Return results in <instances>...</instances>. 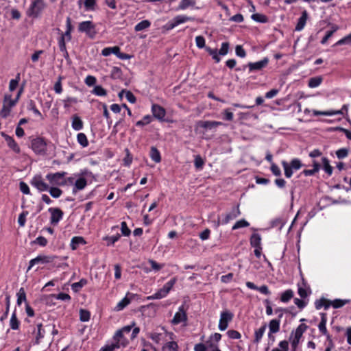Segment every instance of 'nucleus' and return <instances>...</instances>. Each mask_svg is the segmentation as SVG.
<instances>
[{
  "label": "nucleus",
  "instance_id": "obj_34",
  "mask_svg": "<svg viewBox=\"0 0 351 351\" xmlns=\"http://www.w3.org/2000/svg\"><path fill=\"white\" fill-rule=\"evenodd\" d=\"M322 82V77L320 76L314 77L309 79L308 86L310 88H316L319 86Z\"/></svg>",
  "mask_w": 351,
  "mask_h": 351
},
{
  "label": "nucleus",
  "instance_id": "obj_29",
  "mask_svg": "<svg viewBox=\"0 0 351 351\" xmlns=\"http://www.w3.org/2000/svg\"><path fill=\"white\" fill-rule=\"evenodd\" d=\"M266 324H263L258 330H256L254 332V342L256 344L261 341L266 330Z\"/></svg>",
  "mask_w": 351,
  "mask_h": 351
},
{
  "label": "nucleus",
  "instance_id": "obj_40",
  "mask_svg": "<svg viewBox=\"0 0 351 351\" xmlns=\"http://www.w3.org/2000/svg\"><path fill=\"white\" fill-rule=\"evenodd\" d=\"M20 322L16 317V311H14L10 320V326L12 330H17L19 328Z\"/></svg>",
  "mask_w": 351,
  "mask_h": 351
},
{
  "label": "nucleus",
  "instance_id": "obj_12",
  "mask_svg": "<svg viewBox=\"0 0 351 351\" xmlns=\"http://www.w3.org/2000/svg\"><path fill=\"white\" fill-rule=\"evenodd\" d=\"M48 211L51 214L50 223L52 225H56L62 219L63 212L58 208H49Z\"/></svg>",
  "mask_w": 351,
  "mask_h": 351
},
{
  "label": "nucleus",
  "instance_id": "obj_58",
  "mask_svg": "<svg viewBox=\"0 0 351 351\" xmlns=\"http://www.w3.org/2000/svg\"><path fill=\"white\" fill-rule=\"evenodd\" d=\"M176 280H177L176 278H171L169 281L165 284L162 289L168 294L173 285L176 284Z\"/></svg>",
  "mask_w": 351,
  "mask_h": 351
},
{
  "label": "nucleus",
  "instance_id": "obj_44",
  "mask_svg": "<svg viewBox=\"0 0 351 351\" xmlns=\"http://www.w3.org/2000/svg\"><path fill=\"white\" fill-rule=\"evenodd\" d=\"M168 294L161 288L153 295L147 298L148 300H158L166 297Z\"/></svg>",
  "mask_w": 351,
  "mask_h": 351
},
{
  "label": "nucleus",
  "instance_id": "obj_6",
  "mask_svg": "<svg viewBox=\"0 0 351 351\" xmlns=\"http://www.w3.org/2000/svg\"><path fill=\"white\" fill-rule=\"evenodd\" d=\"M308 326L304 324H300L296 330L292 332L290 337L291 343L293 348H295L302 337L303 333L307 330Z\"/></svg>",
  "mask_w": 351,
  "mask_h": 351
},
{
  "label": "nucleus",
  "instance_id": "obj_63",
  "mask_svg": "<svg viewBox=\"0 0 351 351\" xmlns=\"http://www.w3.org/2000/svg\"><path fill=\"white\" fill-rule=\"evenodd\" d=\"M227 335L230 339H239L241 337V333L235 330H228Z\"/></svg>",
  "mask_w": 351,
  "mask_h": 351
},
{
  "label": "nucleus",
  "instance_id": "obj_3",
  "mask_svg": "<svg viewBox=\"0 0 351 351\" xmlns=\"http://www.w3.org/2000/svg\"><path fill=\"white\" fill-rule=\"evenodd\" d=\"M48 143L42 137H36L31 141V148L36 155L47 154Z\"/></svg>",
  "mask_w": 351,
  "mask_h": 351
},
{
  "label": "nucleus",
  "instance_id": "obj_11",
  "mask_svg": "<svg viewBox=\"0 0 351 351\" xmlns=\"http://www.w3.org/2000/svg\"><path fill=\"white\" fill-rule=\"evenodd\" d=\"M269 58L267 57L264 58L260 61L256 62H249L247 64V67L249 69V72L253 71H258L262 70L263 68L267 66L269 63Z\"/></svg>",
  "mask_w": 351,
  "mask_h": 351
},
{
  "label": "nucleus",
  "instance_id": "obj_2",
  "mask_svg": "<svg viewBox=\"0 0 351 351\" xmlns=\"http://www.w3.org/2000/svg\"><path fill=\"white\" fill-rule=\"evenodd\" d=\"M45 7L46 3L44 0H33L27 10V15L29 17L36 19L40 16Z\"/></svg>",
  "mask_w": 351,
  "mask_h": 351
},
{
  "label": "nucleus",
  "instance_id": "obj_14",
  "mask_svg": "<svg viewBox=\"0 0 351 351\" xmlns=\"http://www.w3.org/2000/svg\"><path fill=\"white\" fill-rule=\"evenodd\" d=\"M187 321V315L184 309V306H181L179 307V310L176 312L171 320V323L173 325H178L182 322H186Z\"/></svg>",
  "mask_w": 351,
  "mask_h": 351
},
{
  "label": "nucleus",
  "instance_id": "obj_26",
  "mask_svg": "<svg viewBox=\"0 0 351 351\" xmlns=\"http://www.w3.org/2000/svg\"><path fill=\"white\" fill-rule=\"evenodd\" d=\"M179 351V346L176 341H171L167 343H166L162 347V351Z\"/></svg>",
  "mask_w": 351,
  "mask_h": 351
},
{
  "label": "nucleus",
  "instance_id": "obj_4",
  "mask_svg": "<svg viewBox=\"0 0 351 351\" xmlns=\"http://www.w3.org/2000/svg\"><path fill=\"white\" fill-rule=\"evenodd\" d=\"M17 102V99H12L11 95L5 94L3 98V107L0 111V116L3 118H6L9 116L11 109Z\"/></svg>",
  "mask_w": 351,
  "mask_h": 351
},
{
  "label": "nucleus",
  "instance_id": "obj_1",
  "mask_svg": "<svg viewBox=\"0 0 351 351\" xmlns=\"http://www.w3.org/2000/svg\"><path fill=\"white\" fill-rule=\"evenodd\" d=\"M77 30L80 33H85L88 38L94 39L97 34L96 25L91 21H85L78 24Z\"/></svg>",
  "mask_w": 351,
  "mask_h": 351
},
{
  "label": "nucleus",
  "instance_id": "obj_46",
  "mask_svg": "<svg viewBox=\"0 0 351 351\" xmlns=\"http://www.w3.org/2000/svg\"><path fill=\"white\" fill-rule=\"evenodd\" d=\"M121 235L119 234H117L113 236H107L104 238L105 241H107V245L111 246L113 245L117 241L119 240Z\"/></svg>",
  "mask_w": 351,
  "mask_h": 351
},
{
  "label": "nucleus",
  "instance_id": "obj_50",
  "mask_svg": "<svg viewBox=\"0 0 351 351\" xmlns=\"http://www.w3.org/2000/svg\"><path fill=\"white\" fill-rule=\"evenodd\" d=\"M91 92L97 96H106L107 95V91L99 85L95 86Z\"/></svg>",
  "mask_w": 351,
  "mask_h": 351
},
{
  "label": "nucleus",
  "instance_id": "obj_39",
  "mask_svg": "<svg viewBox=\"0 0 351 351\" xmlns=\"http://www.w3.org/2000/svg\"><path fill=\"white\" fill-rule=\"evenodd\" d=\"M77 141L82 147H86L88 145V141L84 133L77 134Z\"/></svg>",
  "mask_w": 351,
  "mask_h": 351
},
{
  "label": "nucleus",
  "instance_id": "obj_45",
  "mask_svg": "<svg viewBox=\"0 0 351 351\" xmlns=\"http://www.w3.org/2000/svg\"><path fill=\"white\" fill-rule=\"evenodd\" d=\"M282 165L285 171V176L286 178H289L292 176L293 173V169L290 167L289 163L286 161L282 162Z\"/></svg>",
  "mask_w": 351,
  "mask_h": 351
},
{
  "label": "nucleus",
  "instance_id": "obj_47",
  "mask_svg": "<svg viewBox=\"0 0 351 351\" xmlns=\"http://www.w3.org/2000/svg\"><path fill=\"white\" fill-rule=\"evenodd\" d=\"M313 115L318 116V115H325V116H332L336 114H342L341 111H335V110H330V111H318L314 110L313 111Z\"/></svg>",
  "mask_w": 351,
  "mask_h": 351
},
{
  "label": "nucleus",
  "instance_id": "obj_32",
  "mask_svg": "<svg viewBox=\"0 0 351 351\" xmlns=\"http://www.w3.org/2000/svg\"><path fill=\"white\" fill-rule=\"evenodd\" d=\"M251 19L258 23H266L268 22V17L263 14L255 13L251 16Z\"/></svg>",
  "mask_w": 351,
  "mask_h": 351
},
{
  "label": "nucleus",
  "instance_id": "obj_16",
  "mask_svg": "<svg viewBox=\"0 0 351 351\" xmlns=\"http://www.w3.org/2000/svg\"><path fill=\"white\" fill-rule=\"evenodd\" d=\"M152 112L153 116L160 121H163L165 120V117L166 115L165 109L158 104H153L152 106Z\"/></svg>",
  "mask_w": 351,
  "mask_h": 351
},
{
  "label": "nucleus",
  "instance_id": "obj_22",
  "mask_svg": "<svg viewBox=\"0 0 351 351\" xmlns=\"http://www.w3.org/2000/svg\"><path fill=\"white\" fill-rule=\"evenodd\" d=\"M86 242L82 237H74L71 239L70 247L75 250L80 245H84Z\"/></svg>",
  "mask_w": 351,
  "mask_h": 351
},
{
  "label": "nucleus",
  "instance_id": "obj_8",
  "mask_svg": "<svg viewBox=\"0 0 351 351\" xmlns=\"http://www.w3.org/2000/svg\"><path fill=\"white\" fill-rule=\"evenodd\" d=\"M56 258V256H47L44 254H39L36 258L29 261L27 271L30 270L36 264L51 263L53 262Z\"/></svg>",
  "mask_w": 351,
  "mask_h": 351
},
{
  "label": "nucleus",
  "instance_id": "obj_20",
  "mask_svg": "<svg viewBox=\"0 0 351 351\" xmlns=\"http://www.w3.org/2000/svg\"><path fill=\"white\" fill-rule=\"evenodd\" d=\"M84 126V123L81 118L77 116V114H75L72 117V123H71V127L75 131H80L82 130Z\"/></svg>",
  "mask_w": 351,
  "mask_h": 351
},
{
  "label": "nucleus",
  "instance_id": "obj_61",
  "mask_svg": "<svg viewBox=\"0 0 351 351\" xmlns=\"http://www.w3.org/2000/svg\"><path fill=\"white\" fill-rule=\"evenodd\" d=\"M152 120V118L150 115H145L143 117L142 120H139L136 123V126H144L147 124H149Z\"/></svg>",
  "mask_w": 351,
  "mask_h": 351
},
{
  "label": "nucleus",
  "instance_id": "obj_35",
  "mask_svg": "<svg viewBox=\"0 0 351 351\" xmlns=\"http://www.w3.org/2000/svg\"><path fill=\"white\" fill-rule=\"evenodd\" d=\"M150 25H151V23L149 21L143 20L135 25L134 30L136 32H140V31L144 30V29L149 27Z\"/></svg>",
  "mask_w": 351,
  "mask_h": 351
},
{
  "label": "nucleus",
  "instance_id": "obj_13",
  "mask_svg": "<svg viewBox=\"0 0 351 351\" xmlns=\"http://www.w3.org/2000/svg\"><path fill=\"white\" fill-rule=\"evenodd\" d=\"M223 123L216 121H199L197 123V128H202L206 130H214L219 125H222Z\"/></svg>",
  "mask_w": 351,
  "mask_h": 351
},
{
  "label": "nucleus",
  "instance_id": "obj_28",
  "mask_svg": "<svg viewBox=\"0 0 351 351\" xmlns=\"http://www.w3.org/2000/svg\"><path fill=\"white\" fill-rule=\"evenodd\" d=\"M322 161L323 169L328 176H330L332 174L333 167L330 165L329 160L326 157H323Z\"/></svg>",
  "mask_w": 351,
  "mask_h": 351
},
{
  "label": "nucleus",
  "instance_id": "obj_49",
  "mask_svg": "<svg viewBox=\"0 0 351 351\" xmlns=\"http://www.w3.org/2000/svg\"><path fill=\"white\" fill-rule=\"evenodd\" d=\"M20 79H21L20 73H17V75H16V77L14 79H12L10 81V84H9L10 91L12 92L16 88V87L19 85Z\"/></svg>",
  "mask_w": 351,
  "mask_h": 351
},
{
  "label": "nucleus",
  "instance_id": "obj_55",
  "mask_svg": "<svg viewBox=\"0 0 351 351\" xmlns=\"http://www.w3.org/2000/svg\"><path fill=\"white\" fill-rule=\"evenodd\" d=\"M351 45V33L343 38L338 40L334 46H339V45Z\"/></svg>",
  "mask_w": 351,
  "mask_h": 351
},
{
  "label": "nucleus",
  "instance_id": "obj_23",
  "mask_svg": "<svg viewBox=\"0 0 351 351\" xmlns=\"http://www.w3.org/2000/svg\"><path fill=\"white\" fill-rule=\"evenodd\" d=\"M221 335L217 332L211 335L206 342L207 346L210 348L211 345L218 346V342L221 340Z\"/></svg>",
  "mask_w": 351,
  "mask_h": 351
},
{
  "label": "nucleus",
  "instance_id": "obj_5",
  "mask_svg": "<svg viewBox=\"0 0 351 351\" xmlns=\"http://www.w3.org/2000/svg\"><path fill=\"white\" fill-rule=\"evenodd\" d=\"M241 214V211L239 209V206L237 205V206L233 207L232 209L230 212L227 213L224 215L223 218L221 219V217H219L217 219V226H219L221 224V225L227 224L230 221H232V220L235 219L237 217H238L239 216H240Z\"/></svg>",
  "mask_w": 351,
  "mask_h": 351
},
{
  "label": "nucleus",
  "instance_id": "obj_17",
  "mask_svg": "<svg viewBox=\"0 0 351 351\" xmlns=\"http://www.w3.org/2000/svg\"><path fill=\"white\" fill-rule=\"evenodd\" d=\"M87 185V180L86 178L83 177L78 178L75 181V184L73 186L72 193L73 194H75L78 191L83 190Z\"/></svg>",
  "mask_w": 351,
  "mask_h": 351
},
{
  "label": "nucleus",
  "instance_id": "obj_9",
  "mask_svg": "<svg viewBox=\"0 0 351 351\" xmlns=\"http://www.w3.org/2000/svg\"><path fill=\"white\" fill-rule=\"evenodd\" d=\"M234 314L229 311L221 312L218 328L221 331H224L228 326V323L233 319Z\"/></svg>",
  "mask_w": 351,
  "mask_h": 351
},
{
  "label": "nucleus",
  "instance_id": "obj_53",
  "mask_svg": "<svg viewBox=\"0 0 351 351\" xmlns=\"http://www.w3.org/2000/svg\"><path fill=\"white\" fill-rule=\"evenodd\" d=\"M90 313L86 309L81 308L80 310V319L81 322H85L90 319Z\"/></svg>",
  "mask_w": 351,
  "mask_h": 351
},
{
  "label": "nucleus",
  "instance_id": "obj_57",
  "mask_svg": "<svg viewBox=\"0 0 351 351\" xmlns=\"http://www.w3.org/2000/svg\"><path fill=\"white\" fill-rule=\"evenodd\" d=\"M97 0H85L84 1V7L86 11H93L95 9Z\"/></svg>",
  "mask_w": 351,
  "mask_h": 351
},
{
  "label": "nucleus",
  "instance_id": "obj_33",
  "mask_svg": "<svg viewBox=\"0 0 351 351\" xmlns=\"http://www.w3.org/2000/svg\"><path fill=\"white\" fill-rule=\"evenodd\" d=\"M339 29V27L337 25H332V29L326 32V35L321 40V44L324 45L327 43L328 40L333 35V34Z\"/></svg>",
  "mask_w": 351,
  "mask_h": 351
},
{
  "label": "nucleus",
  "instance_id": "obj_37",
  "mask_svg": "<svg viewBox=\"0 0 351 351\" xmlns=\"http://www.w3.org/2000/svg\"><path fill=\"white\" fill-rule=\"evenodd\" d=\"M122 71L121 68L118 66H113L110 72V77L114 80H118L122 78Z\"/></svg>",
  "mask_w": 351,
  "mask_h": 351
},
{
  "label": "nucleus",
  "instance_id": "obj_62",
  "mask_svg": "<svg viewBox=\"0 0 351 351\" xmlns=\"http://www.w3.org/2000/svg\"><path fill=\"white\" fill-rule=\"evenodd\" d=\"M278 346L280 347V349L276 348H274L271 351H288L289 350V343L286 340L281 341L279 343Z\"/></svg>",
  "mask_w": 351,
  "mask_h": 351
},
{
  "label": "nucleus",
  "instance_id": "obj_15",
  "mask_svg": "<svg viewBox=\"0 0 351 351\" xmlns=\"http://www.w3.org/2000/svg\"><path fill=\"white\" fill-rule=\"evenodd\" d=\"M31 184L39 191H47L49 189V185L44 182L41 176H34L31 181Z\"/></svg>",
  "mask_w": 351,
  "mask_h": 351
},
{
  "label": "nucleus",
  "instance_id": "obj_10",
  "mask_svg": "<svg viewBox=\"0 0 351 351\" xmlns=\"http://www.w3.org/2000/svg\"><path fill=\"white\" fill-rule=\"evenodd\" d=\"M285 309L278 307L276 308L275 313L280 312V314L278 316L277 319H271L269 323V329L270 333H276L280 330V320L283 316Z\"/></svg>",
  "mask_w": 351,
  "mask_h": 351
},
{
  "label": "nucleus",
  "instance_id": "obj_48",
  "mask_svg": "<svg viewBox=\"0 0 351 351\" xmlns=\"http://www.w3.org/2000/svg\"><path fill=\"white\" fill-rule=\"evenodd\" d=\"M16 303L19 306H20L23 302H26V293L23 287L19 289V292L16 294Z\"/></svg>",
  "mask_w": 351,
  "mask_h": 351
},
{
  "label": "nucleus",
  "instance_id": "obj_31",
  "mask_svg": "<svg viewBox=\"0 0 351 351\" xmlns=\"http://www.w3.org/2000/svg\"><path fill=\"white\" fill-rule=\"evenodd\" d=\"M293 291L291 289H287L282 292L280 295V301L284 303L288 302L293 297Z\"/></svg>",
  "mask_w": 351,
  "mask_h": 351
},
{
  "label": "nucleus",
  "instance_id": "obj_51",
  "mask_svg": "<svg viewBox=\"0 0 351 351\" xmlns=\"http://www.w3.org/2000/svg\"><path fill=\"white\" fill-rule=\"evenodd\" d=\"M249 226L250 223L247 221L245 219H243L237 221L232 227V230H234L239 228L248 227Z\"/></svg>",
  "mask_w": 351,
  "mask_h": 351
},
{
  "label": "nucleus",
  "instance_id": "obj_43",
  "mask_svg": "<svg viewBox=\"0 0 351 351\" xmlns=\"http://www.w3.org/2000/svg\"><path fill=\"white\" fill-rule=\"evenodd\" d=\"M195 5V0H182L178 5V8L180 10H184L190 6H194Z\"/></svg>",
  "mask_w": 351,
  "mask_h": 351
},
{
  "label": "nucleus",
  "instance_id": "obj_54",
  "mask_svg": "<svg viewBox=\"0 0 351 351\" xmlns=\"http://www.w3.org/2000/svg\"><path fill=\"white\" fill-rule=\"evenodd\" d=\"M48 191L53 198H58L62 194V191L58 187H49Z\"/></svg>",
  "mask_w": 351,
  "mask_h": 351
},
{
  "label": "nucleus",
  "instance_id": "obj_21",
  "mask_svg": "<svg viewBox=\"0 0 351 351\" xmlns=\"http://www.w3.org/2000/svg\"><path fill=\"white\" fill-rule=\"evenodd\" d=\"M132 295L130 293H128L121 300L119 301L116 306L114 307V310L117 311H120L123 310L124 308H125L131 302L132 298H129L128 295Z\"/></svg>",
  "mask_w": 351,
  "mask_h": 351
},
{
  "label": "nucleus",
  "instance_id": "obj_30",
  "mask_svg": "<svg viewBox=\"0 0 351 351\" xmlns=\"http://www.w3.org/2000/svg\"><path fill=\"white\" fill-rule=\"evenodd\" d=\"M286 223V220L282 217L274 219L271 221V228H276L278 230H281Z\"/></svg>",
  "mask_w": 351,
  "mask_h": 351
},
{
  "label": "nucleus",
  "instance_id": "obj_18",
  "mask_svg": "<svg viewBox=\"0 0 351 351\" xmlns=\"http://www.w3.org/2000/svg\"><path fill=\"white\" fill-rule=\"evenodd\" d=\"M37 332L35 335V339L34 341V344L38 345L40 343L41 340L44 338L45 335V330L43 328V325L42 323L38 324L36 325Z\"/></svg>",
  "mask_w": 351,
  "mask_h": 351
},
{
  "label": "nucleus",
  "instance_id": "obj_42",
  "mask_svg": "<svg viewBox=\"0 0 351 351\" xmlns=\"http://www.w3.org/2000/svg\"><path fill=\"white\" fill-rule=\"evenodd\" d=\"M27 109L32 110L34 114L38 117H40L41 119H43V117L40 112L37 109L36 104L33 100H30L28 103Z\"/></svg>",
  "mask_w": 351,
  "mask_h": 351
},
{
  "label": "nucleus",
  "instance_id": "obj_60",
  "mask_svg": "<svg viewBox=\"0 0 351 351\" xmlns=\"http://www.w3.org/2000/svg\"><path fill=\"white\" fill-rule=\"evenodd\" d=\"M121 231L122 235L124 237H128L131 234V230L128 227L127 223L125 221H122L121 223Z\"/></svg>",
  "mask_w": 351,
  "mask_h": 351
},
{
  "label": "nucleus",
  "instance_id": "obj_7",
  "mask_svg": "<svg viewBox=\"0 0 351 351\" xmlns=\"http://www.w3.org/2000/svg\"><path fill=\"white\" fill-rule=\"evenodd\" d=\"M66 174L65 171L49 173L47 174L46 178L52 185L65 186L63 181Z\"/></svg>",
  "mask_w": 351,
  "mask_h": 351
},
{
  "label": "nucleus",
  "instance_id": "obj_56",
  "mask_svg": "<svg viewBox=\"0 0 351 351\" xmlns=\"http://www.w3.org/2000/svg\"><path fill=\"white\" fill-rule=\"evenodd\" d=\"M289 165L293 170L295 171L300 169L303 166L301 160L298 158L292 159Z\"/></svg>",
  "mask_w": 351,
  "mask_h": 351
},
{
  "label": "nucleus",
  "instance_id": "obj_36",
  "mask_svg": "<svg viewBox=\"0 0 351 351\" xmlns=\"http://www.w3.org/2000/svg\"><path fill=\"white\" fill-rule=\"evenodd\" d=\"M176 24L179 25L180 24L184 23L187 21H193L194 19L193 17L187 16L186 15H178L173 18Z\"/></svg>",
  "mask_w": 351,
  "mask_h": 351
},
{
  "label": "nucleus",
  "instance_id": "obj_59",
  "mask_svg": "<svg viewBox=\"0 0 351 351\" xmlns=\"http://www.w3.org/2000/svg\"><path fill=\"white\" fill-rule=\"evenodd\" d=\"M230 48V44L228 42H223L221 43L220 49L219 50V55L226 56L228 54Z\"/></svg>",
  "mask_w": 351,
  "mask_h": 351
},
{
  "label": "nucleus",
  "instance_id": "obj_64",
  "mask_svg": "<svg viewBox=\"0 0 351 351\" xmlns=\"http://www.w3.org/2000/svg\"><path fill=\"white\" fill-rule=\"evenodd\" d=\"M120 348V345L118 343H112L111 345H107L102 347L100 351H115L116 349Z\"/></svg>",
  "mask_w": 351,
  "mask_h": 351
},
{
  "label": "nucleus",
  "instance_id": "obj_25",
  "mask_svg": "<svg viewBox=\"0 0 351 351\" xmlns=\"http://www.w3.org/2000/svg\"><path fill=\"white\" fill-rule=\"evenodd\" d=\"M250 245L253 247H261V237L258 233H254L252 234L250 239Z\"/></svg>",
  "mask_w": 351,
  "mask_h": 351
},
{
  "label": "nucleus",
  "instance_id": "obj_24",
  "mask_svg": "<svg viewBox=\"0 0 351 351\" xmlns=\"http://www.w3.org/2000/svg\"><path fill=\"white\" fill-rule=\"evenodd\" d=\"M149 156L151 159L156 163H158L161 161V156L158 149L152 146L150 149Z\"/></svg>",
  "mask_w": 351,
  "mask_h": 351
},
{
  "label": "nucleus",
  "instance_id": "obj_38",
  "mask_svg": "<svg viewBox=\"0 0 351 351\" xmlns=\"http://www.w3.org/2000/svg\"><path fill=\"white\" fill-rule=\"evenodd\" d=\"M87 280L82 278L79 282L73 283L71 285V289L74 292H78L84 286L87 284Z\"/></svg>",
  "mask_w": 351,
  "mask_h": 351
},
{
  "label": "nucleus",
  "instance_id": "obj_52",
  "mask_svg": "<svg viewBox=\"0 0 351 351\" xmlns=\"http://www.w3.org/2000/svg\"><path fill=\"white\" fill-rule=\"evenodd\" d=\"M50 297L52 298L56 299V300H63V301H70L71 300V296L69 294L65 293H60L58 294H51L50 295Z\"/></svg>",
  "mask_w": 351,
  "mask_h": 351
},
{
  "label": "nucleus",
  "instance_id": "obj_41",
  "mask_svg": "<svg viewBox=\"0 0 351 351\" xmlns=\"http://www.w3.org/2000/svg\"><path fill=\"white\" fill-rule=\"evenodd\" d=\"M205 48L206 51L209 53L210 56H212L213 59L215 61V62L218 63L220 62L221 58L219 56L217 49H212L209 47H206Z\"/></svg>",
  "mask_w": 351,
  "mask_h": 351
},
{
  "label": "nucleus",
  "instance_id": "obj_27",
  "mask_svg": "<svg viewBox=\"0 0 351 351\" xmlns=\"http://www.w3.org/2000/svg\"><path fill=\"white\" fill-rule=\"evenodd\" d=\"M6 143L8 147L15 153L19 154L21 152L20 147L12 136L6 137Z\"/></svg>",
  "mask_w": 351,
  "mask_h": 351
},
{
  "label": "nucleus",
  "instance_id": "obj_19",
  "mask_svg": "<svg viewBox=\"0 0 351 351\" xmlns=\"http://www.w3.org/2000/svg\"><path fill=\"white\" fill-rule=\"evenodd\" d=\"M308 19V13L306 10H304L302 12L300 17L298 20V23L295 27V30L297 32H300L302 30L306 25V21Z\"/></svg>",
  "mask_w": 351,
  "mask_h": 351
}]
</instances>
